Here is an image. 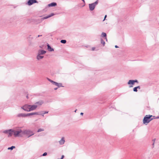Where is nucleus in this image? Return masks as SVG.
I'll list each match as a JSON object with an SVG mask.
<instances>
[{
  "label": "nucleus",
  "mask_w": 159,
  "mask_h": 159,
  "mask_svg": "<svg viewBox=\"0 0 159 159\" xmlns=\"http://www.w3.org/2000/svg\"><path fill=\"white\" fill-rule=\"evenodd\" d=\"M3 133L5 134H8V137H11L13 134L15 137H22L24 135H26L29 138L34 134L32 131L29 129H25L22 130L19 128H16L14 129H9L4 130Z\"/></svg>",
  "instance_id": "nucleus-1"
},
{
  "label": "nucleus",
  "mask_w": 159,
  "mask_h": 159,
  "mask_svg": "<svg viewBox=\"0 0 159 159\" xmlns=\"http://www.w3.org/2000/svg\"><path fill=\"white\" fill-rule=\"evenodd\" d=\"M152 116V115H146L144 117L143 119V124L147 125L151 121L153 120V119L151 118Z\"/></svg>",
  "instance_id": "nucleus-2"
},
{
  "label": "nucleus",
  "mask_w": 159,
  "mask_h": 159,
  "mask_svg": "<svg viewBox=\"0 0 159 159\" xmlns=\"http://www.w3.org/2000/svg\"><path fill=\"white\" fill-rule=\"evenodd\" d=\"M98 3V1L97 0L95 2L91 4H89V9L90 11H92L95 8L96 5Z\"/></svg>",
  "instance_id": "nucleus-3"
},
{
  "label": "nucleus",
  "mask_w": 159,
  "mask_h": 159,
  "mask_svg": "<svg viewBox=\"0 0 159 159\" xmlns=\"http://www.w3.org/2000/svg\"><path fill=\"white\" fill-rule=\"evenodd\" d=\"M21 108L27 111H30V105L26 104L21 107Z\"/></svg>",
  "instance_id": "nucleus-4"
},
{
  "label": "nucleus",
  "mask_w": 159,
  "mask_h": 159,
  "mask_svg": "<svg viewBox=\"0 0 159 159\" xmlns=\"http://www.w3.org/2000/svg\"><path fill=\"white\" fill-rule=\"evenodd\" d=\"M37 107V105H30V111L35 110Z\"/></svg>",
  "instance_id": "nucleus-5"
},
{
  "label": "nucleus",
  "mask_w": 159,
  "mask_h": 159,
  "mask_svg": "<svg viewBox=\"0 0 159 159\" xmlns=\"http://www.w3.org/2000/svg\"><path fill=\"white\" fill-rule=\"evenodd\" d=\"M38 3V2L36 0H29L27 3V4L30 6L34 3Z\"/></svg>",
  "instance_id": "nucleus-6"
},
{
  "label": "nucleus",
  "mask_w": 159,
  "mask_h": 159,
  "mask_svg": "<svg viewBox=\"0 0 159 159\" xmlns=\"http://www.w3.org/2000/svg\"><path fill=\"white\" fill-rule=\"evenodd\" d=\"M134 80H130L128 82V84L129 85V87L130 88H131L133 87V85L134 84Z\"/></svg>",
  "instance_id": "nucleus-7"
},
{
  "label": "nucleus",
  "mask_w": 159,
  "mask_h": 159,
  "mask_svg": "<svg viewBox=\"0 0 159 159\" xmlns=\"http://www.w3.org/2000/svg\"><path fill=\"white\" fill-rule=\"evenodd\" d=\"M39 115V113L38 112H32V113H30L27 114V116H32L33 115Z\"/></svg>",
  "instance_id": "nucleus-8"
},
{
  "label": "nucleus",
  "mask_w": 159,
  "mask_h": 159,
  "mask_svg": "<svg viewBox=\"0 0 159 159\" xmlns=\"http://www.w3.org/2000/svg\"><path fill=\"white\" fill-rule=\"evenodd\" d=\"M46 53V51L44 50H39L38 52V54L39 55H42L45 54Z\"/></svg>",
  "instance_id": "nucleus-9"
},
{
  "label": "nucleus",
  "mask_w": 159,
  "mask_h": 159,
  "mask_svg": "<svg viewBox=\"0 0 159 159\" xmlns=\"http://www.w3.org/2000/svg\"><path fill=\"white\" fill-rule=\"evenodd\" d=\"M17 116L18 117H25L27 116V114L20 113L18 114Z\"/></svg>",
  "instance_id": "nucleus-10"
},
{
  "label": "nucleus",
  "mask_w": 159,
  "mask_h": 159,
  "mask_svg": "<svg viewBox=\"0 0 159 159\" xmlns=\"http://www.w3.org/2000/svg\"><path fill=\"white\" fill-rule=\"evenodd\" d=\"M43 103V102L42 100H40L38 102H37L35 103V104L36 105L38 106H40Z\"/></svg>",
  "instance_id": "nucleus-11"
},
{
  "label": "nucleus",
  "mask_w": 159,
  "mask_h": 159,
  "mask_svg": "<svg viewBox=\"0 0 159 159\" xmlns=\"http://www.w3.org/2000/svg\"><path fill=\"white\" fill-rule=\"evenodd\" d=\"M65 141L64 138H62L59 141V143L60 145H62L64 144Z\"/></svg>",
  "instance_id": "nucleus-12"
},
{
  "label": "nucleus",
  "mask_w": 159,
  "mask_h": 159,
  "mask_svg": "<svg viewBox=\"0 0 159 159\" xmlns=\"http://www.w3.org/2000/svg\"><path fill=\"white\" fill-rule=\"evenodd\" d=\"M43 57V56H41V55H39V54H38L36 57L37 59L38 60L42 59Z\"/></svg>",
  "instance_id": "nucleus-13"
},
{
  "label": "nucleus",
  "mask_w": 159,
  "mask_h": 159,
  "mask_svg": "<svg viewBox=\"0 0 159 159\" xmlns=\"http://www.w3.org/2000/svg\"><path fill=\"white\" fill-rule=\"evenodd\" d=\"M48 49L49 51H54V49L53 48H52L51 46L48 44Z\"/></svg>",
  "instance_id": "nucleus-14"
},
{
  "label": "nucleus",
  "mask_w": 159,
  "mask_h": 159,
  "mask_svg": "<svg viewBox=\"0 0 159 159\" xmlns=\"http://www.w3.org/2000/svg\"><path fill=\"white\" fill-rule=\"evenodd\" d=\"M138 89H140V86H138L137 87L134 88L133 89V91L134 92H137L138 91V90H137Z\"/></svg>",
  "instance_id": "nucleus-15"
},
{
  "label": "nucleus",
  "mask_w": 159,
  "mask_h": 159,
  "mask_svg": "<svg viewBox=\"0 0 159 159\" xmlns=\"http://www.w3.org/2000/svg\"><path fill=\"white\" fill-rule=\"evenodd\" d=\"M54 15V14H53V13H51L50 15L47 16H45V17H44L43 18V19H47L48 18H49L50 17H51V16H53Z\"/></svg>",
  "instance_id": "nucleus-16"
},
{
  "label": "nucleus",
  "mask_w": 159,
  "mask_h": 159,
  "mask_svg": "<svg viewBox=\"0 0 159 159\" xmlns=\"http://www.w3.org/2000/svg\"><path fill=\"white\" fill-rule=\"evenodd\" d=\"M57 5V3L56 2H52L48 5L49 7H53Z\"/></svg>",
  "instance_id": "nucleus-17"
},
{
  "label": "nucleus",
  "mask_w": 159,
  "mask_h": 159,
  "mask_svg": "<svg viewBox=\"0 0 159 159\" xmlns=\"http://www.w3.org/2000/svg\"><path fill=\"white\" fill-rule=\"evenodd\" d=\"M107 36L106 34L104 32H102L101 34V36L103 37H106Z\"/></svg>",
  "instance_id": "nucleus-18"
},
{
  "label": "nucleus",
  "mask_w": 159,
  "mask_h": 159,
  "mask_svg": "<svg viewBox=\"0 0 159 159\" xmlns=\"http://www.w3.org/2000/svg\"><path fill=\"white\" fill-rule=\"evenodd\" d=\"M101 43L103 45V46H104L105 45V42L102 39H101Z\"/></svg>",
  "instance_id": "nucleus-19"
},
{
  "label": "nucleus",
  "mask_w": 159,
  "mask_h": 159,
  "mask_svg": "<svg viewBox=\"0 0 159 159\" xmlns=\"http://www.w3.org/2000/svg\"><path fill=\"white\" fill-rule=\"evenodd\" d=\"M15 147L14 146H12L11 147H9L8 148V150H12L13 148H15Z\"/></svg>",
  "instance_id": "nucleus-20"
},
{
  "label": "nucleus",
  "mask_w": 159,
  "mask_h": 159,
  "mask_svg": "<svg viewBox=\"0 0 159 159\" xmlns=\"http://www.w3.org/2000/svg\"><path fill=\"white\" fill-rule=\"evenodd\" d=\"M57 86H58V87H62V84L61 83H58V84L56 85Z\"/></svg>",
  "instance_id": "nucleus-21"
},
{
  "label": "nucleus",
  "mask_w": 159,
  "mask_h": 159,
  "mask_svg": "<svg viewBox=\"0 0 159 159\" xmlns=\"http://www.w3.org/2000/svg\"><path fill=\"white\" fill-rule=\"evenodd\" d=\"M61 42L62 43H66V41L65 40H61Z\"/></svg>",
  "instance_id": "nucleus-22"
},
{
  "label": "nucleus",
  "mask_w": 159,
  "mask_h": 159,
  "mask_svg": "<svg viewBox=\"0 0 159 159\" xmlns=\"http://www.w3.org/2000/svg\"><path fill=\"white\" fill-rule=\"evenodd\" d=\"M44 130L43 129H38L37 132H39L42 131H43Z\"/></svg>",
  "instance_id": "nucleus-23"
},
{
  "label": "nucleus",
  "mask_w": 159,
  "mask_h": 159,
  "mask_svg": "<svg viewBox=\"0 0 159 159\" xmlns=\"http://www.w3.org/2000/svg\"><path fill=\"white\" fill-rule=\"evenodd\" d=\"M52 84H54V85H56L57 84H58V83L56 82H55V81H53L52 82Z\"/></svg>",
  "instance_id": "nucleus-24"
},
{
  "label": "nucleus",
  "mask_w": 159,
  "mask_h": 159,
  "mask_svg": "<svg viewBox=\"0 0 159 159\" xmlns=\"http://www.w3.org/2000/svg\"><path fill=\"white\" fill-rule=\"evenodd\" d=\"M47 79H48V80L49 81H50V82H51V83H52V82L53 81V80H50V79H49V78H48Z\"/></svg>",
  "instance_id": "nucleus-25"
},
{
  "label": "nucleus",
  "mask_w": 159,
  "mask_h": 159,
  "mask_svg": "<svg viewBox=\"0 0 159 159\" xmlns=\"http://www.w3.org/2000/svg\"><path fill=\"white\" fill-rule=\"evenodd\" d=\"M47 155V153L45 152L43 154L42 156H46Z\"/></svg>",
  "instance_id": "nucleus-26"
},
{
  "label": "nucleus",
  "mask_w": 159,
  "mask_h": 159,
  "mask_svg": "<svg viewBox=\"0 0 159 159\" xmlns=\"http://www.w3.org/2000/svg\"><path fill=\"white\" fill-rule=\"evenodd\" d=\"M134 83H135V82L138 83V81L137 80H134Z\"/></svg>",
  "instance_id": "nucleus-27"
},
{
  "label": "nucleus",
  "mask_w": 159,
  "mask_h": 159,
  "mask_svg": "<svg viewBox=\"0 0 159 159\" xmlns=\"http://www.w3.org/2000/svg\"><path fill=\"white\" fill-rule=\"evenodd\" d=\"M48 113V111H45L44 112V114H46V113Z\"/></svg>",
  "instance_id": "nucleus-28"
},
{
  "label": "nucleus",
  "mask_w": 159,
  "mask_h": 159,
  "mask_svg": "<svg viewBox=\"0 0 159 159\" xmlns=\"http://www.w3.org/2000/svg\"><path fill=\"white\" fill-rule=\"evenodd\" d=\"M95 49V48L94 47L92 48V50L93 51H94Z\"/></svg>",
  "instance_id": "nucleus-29"
},
{
  "label": "nucleus",
  "mask_w": 159,
  "mask_h": 159,
  "mask_svg": "<svg viewBox=\"0 0 159 159\" xmlns=\"http://www.w3.org/2000/svg\"><path fill=\"white\" fill-rule=\"evenodd\" d=\"M64 157V155H62V156H61V159H63Z\"/></svg>",
  "instance_id": "nucleus-30"
},
{
  "label": "nucleus",
  "mask_w": 159,
  "mask_h": 159,
  "mask_svg": "<svg viewBox=\"0 0 159 159\" xmlns=\"http://www.w3.org/2000/svg\"><path fill=\"white\" fill-rule=\"evenodd\" d=\"M106 17H107V15H105V16L104 18V19L103 20V21L105 20L106 18Z\"/></svg>",
  "instance_id": "nucleus-31"
},
{
  "label": "nucleus",
  "mask_w": 159,
  "mask_h": 159,
  "mask_svg": "<svg viewBox=\"0 0 159 159\" xmlns=\"http://www.w3.org/2000/svg\"><path fill=\"white\" fill-rule=\"evenodd\" d=\"M115 47L116 48H118V46H117V45H115Z\"/></svg>",
  "instance_id": "nucleus-32"
},
{
  "label": "nucleus",
  "mask_w": 159,
  "mask_h": 159,
  "mask_svg": "<svg viewBox=\"0 0 159 159\" xmlns=\"http://www.w3.org/2000/svg\"><path fill=\"white\" fill-rule=\"evenodd\" d=\"M58 88H55L54 89L55 90H56Z\"/></svg>",
  "instance_id": "nucleus-33"
},
{
  "label": "nucleus",
  "mask_w": 159,
  "mask_h": 159,
  "mask_svg": "<svg viewBox=\"0 0 159 159\" xmlns=\"http://www.w3.org/2000/svg\"><path fill=\"white\" fill-rule=\"evenodd\" d=\"M42 36V35H38V36L37 37H40V36Z\"/></svg>",
  "instance_id": "nucleus-34"
},
{
  "label": "nucleus",
  "mask_w": 159,
  "mask_h": 159,
  "mask_svg": "<svg viewBox=\"0 0 159 159\" xmlns=\"http://www.w3.org/2000/svg\"><path fill=\"white\" fill-rule=\"evenodd\" d=\"M80 115H83V113L81 112L80 113Z\"/></svg>",
  "instance_id": "nucleus-35"
},
{
  "label": "nucleus",
  "mask_w": 159,
  "mask_h": 159,
  "mask_svg": "<svg viewBox=\"0 0 159 159\" xmlns=\"http://www.w3.org/2000/svg\"><path fill=\"white\" fill-rule=\"evenodd\" d=\"M44 114L43 113V114H41V115L43 116H44Z\"/></svg>",
  "instance_id": "nucleus-36"
},
{
  "label": "nucleus",
  "mask_w": 159,
  "mask_h": 159,
  "mask_svg": "<svg viewBox=\"0 0 159 159\" xmlns=\"http://www.w3.org/2000/svg\"><path fill=\"white\" fill-rule=\"evenodd\" d=\"M157 118V119H158V118H159V116H157V118Z\"/></svg>",
  "instance_id": "nucleus-37"
},
{
  "label": "nucleus",
  "mask_w": 159,
  "mask_h": 159,
  "mask_svg": "<svg viewBox=\"0 0 159 159\" xmlns=\"http://www.w3.org/2000/svg\"><path fill=\"white\" fill-rule=\"evenodd\" d=\"M105 39H106V41H107V38L106 37L105 38Z\"/></svg>",
  "instance_id": "nucleus-38"
},
{
  "label": "nucleus",
  "mask_w": 159,
  "mask_h": 159,
  "mask_svg": "<svg viewBox=\"0 0 159 159\" xmlns=\"http://www.w3.org/2000/svg\"><path fill=\"white\" fill-rule=\"evenodd\" d=\"M84 2V0H82Z\"/></svg>",
  "instance_id": "nucleus-39"
},
{
  "label": "nucleus",
  "mask_w": 159,
  "mask_h": 159,
  "mask_svg": "<svg viewBox=\"0 0 159 159\" xmlns=\"http://www.w3.org/2000/svg\"><path fill=\"white\" fill-rule=\"evenodd\" d=\"M77 110H76L75 111V112H76V111Z\"/></svg>",
  "instance_id": "nucleus-40"
},
{
  "label": "nucleus",
  "mask_w": 159,
  "mask_h": 159,
  "mask_svg": "<svg viewBox=\"0 0 159 159\" xmlns=\"http://www.w3.org/2000/svg\"><path fill=\"white\" fill-rule=\"evenodd\" d=\"M154 143H153L152 145H153V146L154 145Z\"/></svg>",
  "instance_id": "nucleus-41"
},
{
  "label": "nucleus",
  "mask_w": 159,
  "mask_h": 159,
  "mask_svg": "<svg viewBox=\"0 0 159 159\" xmlns=\"http://www.w3.org/2000/svg\"><path fill=\"white\" fill-rule=\"evenodd\" d=\"M26 97H27V98H28V96H26Z\"/></svg>",
  "instance_id": "nucleus-42"
}]
</instances>
